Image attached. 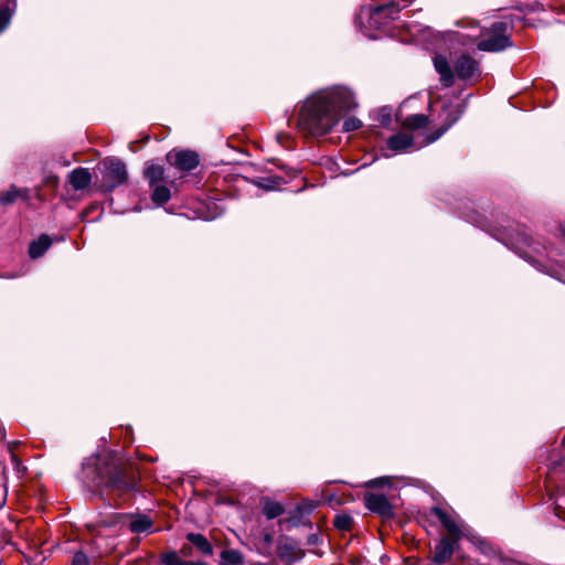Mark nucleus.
<instances>
[{
    "instance_id": "obj_19",
    "label": "nucleus",
    "mask_w": 565,
    "mask_h": 565,
    "mask_svg": "<svg viewBox=\"0 0 565 565\" xmlns=\"http://www.w3.org/2000/svg\"><path fill=\"white\" fill-rule=\"evenodd\" d=\"M161 561L164 565H205L204 563L182 561L174 551L162 554Z\"/></svg>"
},
{
    "instance_id": "obj_23",
    "label": "nucleus",
    "mask_w": 565,
    "mask_h": 565,
    "mask_svg": "<svg viewBox=\"0 0 565 565\" xmlns=\"http://www.w3.org/2000/svg\"><path fill=\"white\" fill-rule=\"evenodd\" d=\"M12 13L8 7L0 8V33L9 25Z\"/></svg>"
},
{
    "instance_id": "obj_31",
    "label": "nucleus",
    "mask_w": 565,
    "mask_h": 565,
    "mask_svg": "<svg viewBox=\"0 0 565 565\" xmlns=\"http://www.w3.org/2000/svg\"><path fill=\"white\" fill-rule=\"evenodd\" d=\"M7 500V487L6 483H0V509L4 505Z\"/></svg>"
},
{
    "instance_id": "obj_22",
    "label": "nucleus",
    "mask_w": 565,
    "mask_h": 565,
    "mask_svg": "<svg viewBox=\"0 0 565 565\" xmlns=\"http://www.w3.org/2000/svg\"><path fill=\"white\" fill-rule=\"evenodd\" d=\"M18 196H20V191L15 188H11L8 191L0 193V202L4 205L11 204Z\"/></svg>"
},
{
    "instance_id": "obj_27",
    "label": "nucleus",
    "mask_w": 565,
    "mask_h": 565,
    "mask_svg": "<svg viewBox=\"0 0 565 565\" xmlns=\"http://www.w3.org/2000/svg\"><path fill=\"white\" fill-rule=\"evenodd\" d=\"M362 126L361 120L358 118H348L343 122V130L344 131H353L359 129Z\"/></svg>"
},
{
    "instance_id": "obj_33",
    "label": "nucleus",
    "mask_w": 565,
    "mask_h": 565,
    "mask_svg": "<svg viewBox=\"0 0 565 565\" xmlns=\"http://www.w3.org/2000/svg\"><path fill=\"white\" fill-rule=\"evenodd\" d=\"M4 482L3 479L0 477V483Z\"/></svg>"
},
{
    "instance_id": "obj_26",
    "label": "nucleus",
    "mask_w": 565,
    "mask_h": 565,
    "mask_svg": "<svg viewBox=\"0 0 565 565\" xmlns=\"http://www.w3.org/2000/svg\"><path fill=\"white\" fill-rule=\"evenodd\" d=\"M384 12H388V15L394 19V14L398 12V9L395 8V6L391 4L387 7H376L373 9V15H379Z\"/></svg>"
},
{
    "instance_id": "obj_8",
    "label": "nucleus",
    "mask_w": 565,
    "mask_h": 565,
    "mask_svg": "<svg viewBox=\"0 0 565 565\" xmlns=\"http://www.w3.org/2000/svg\"><path fill=\"white\" fill-rule=\"evenodd\" d=\"M107 172L106 177L111 181V186L124 183L127 179L125 164L118 159H109L105 162Z\"/></svg>"
},
{
    "instance_id": "obj_6",
    "label": "nucleus",
    "mask_w": 565,
    "mask_h": 565,
    "mask_svg": "<svg viewBox=\"0 0 565 565\" xmlns=\"http://www.w3.org/2000/svg\"><path fill=\"white\" fill-rule=\"evenodd\" d=\"M366 508L375 513L383 516H390L392 514V507L387 498L383 494L369 493L365 495Z\"/></svg>"
},
{
    "instance_id": "obj_21",
    "label": "nucleus",
    "mask_w": 565,
    "mask_h": 565,
    "mask_svg": "<svg viewBox=\"0 0 565 565\" xmlns=\"http://www.w3.org/2000/svg\"><path fill=\"white\" fill-rule=\"evenodd\" d=\"M243 563V556L239 552L227 550L222 552V565H239Z\"/></svg>"
},
{
    "instance_id": "obj_16",
    "label": "nucleus",
    "mask_w": 565,
    "mask_h": 565,
    "mask_svg": "<svg viewBox=\"0 0 565 565\" xmlns=\"http://www.w3.org/2000/svg\"><path fill=\"white\" fill-rule=\"evenodd\" d=\"M262 504L263 513L266 515L267 519H275L284 513L282 505L277 501L265 499L263 500Z\"/></svg>"
},
{
    "instance_id": "obj_2",
    "label": "nucleus",
    "mask_w": 565,
    "mask_h": 565,
    "mask_svg": "<svg viewBox=\"0 0 565 565\" xmlns=\"http://www.w3.org/2000/svg\"><path fill=\"white\" fill-rule=\"evenodd\" d=\"M509 25L505 22H494L488 39L480 41L477 46L480 51L499 52L512 45L509 34Z\"/></svg>"
},
{
    "instance_id": "obj_9",
    "label": "nucleus",
    "mask_w": 565,
    "mask_h": 565,
    "mask_svg": "<svg viewBox=\"0 0 565 565\" xmlns=\"http://www.w3.org/2000/svg\"><path fill=\"white\" fill-rule=\"evenodd\" d=\"M414 146V136L408 132H398L387 139V148L394 153L405 152Z\"/></svg>"
},
{
    "instance_id": "obj_14",
    "label": "nucleus",
    "mask_w": 565,
    "mask_h": 565,
    "mask_svg": "<svg viewBox=\"0 0 565 565\" xmlns=\"http://www.w3.org/2000/svg\"><path fill=\"white\" fill-rule=\"evenodd\" d=\"M52 241L47 235H42L38 241L30 244L29 255L31 258L41 257L51 246Z\"/></svg>"
},
{
    "instance_id": "obj_3",
    "label": "nucleus",
    "mask_w": 565,
    "mask_h": 565,
    "mask_svg": "<svg viewBox=\"0 0 565 565\" xmlns=\"http://www.w3.org/2000/svg\"><path fill=\"white\" fill-rule=\"evenodd\" d=\"M102 484L113 490L126 491L134 487V481L127 476L124 469L115 467L107 479L100 477L96 482V487H100Z\"/></svg>"
},
{
    "instance_id": "obj_4",
    "label": "nucleus",
    "mask_w": 565,
    "mask_h": 565,
    "mask_svg": "<svg viewBox=\"0 0 565 565\" xmlns=\"http://www.w3.org/2000/svg\"><path fill=\"white\" fill-rule=\"evenodd\" d=\"M168 161L182 171H191L199 164V157L191 150H172L167 154Z\"/></svg>"
},
{
    "instance_id": "obj_18",
    "label": "nucleus",
    "mask_w": 565,
    "mask_h": 565,
    "mask_svg": "<svg viewBox=\"0 0 565 565\" xmlns=\"http://www.w3.org/2000/svg\"><path fill=\"white\" fill-rule=\"evenodd\" d=\"M428 118L423 114H416L407 117L403 126L407 129L415 130L427 125Z\"/></svg>"
},
{
    "instance_id": "obj_30",
    "label": "nucleus",
    "mask_w": 565,
    "mask_h": 565,
    "mask_svg": "<svg viewBox=\"0 0 565 565\" xmlns=\"http://www.w3.org/2000/svg\"><path fill=\"white\" fill-rule=\"evenodd\" d=\"M448 127L449 126H447L445 128H441L437 132H435L434 135L427 137V140H426L425 143L428 145V143H431V142L436 141L448 129Z\"/></svg>"
},
{
    "instance_id": "obj_32",
    "label": "nucleus",
    "mask_w": 565,
    "mask_h": 565,
    "mask_svg": "<svg viewBox=\"0 0 565 565\" xmlns=\"http://www.w3.org/2000/svg\"><path fill=\"white\" fill-rule=\"evenodd\" d=\"M188 550H190V547H185V546H183V547L181 548L182 554H183V555H188Z\"/></svg>"
},
{
    "instance_id": "obj_12",
    "label": "nucleus",
    "mask_w": 565,
    "mask_h": 565,
    "mask_svg": "<svg viewBox=\"0 0 565 565\" xmlns=\"http://www.w3.org/2000/svg\"><path fill=\"white\" fill-rule=\"evenodd\" d=\"M68 181L75 190H83L89 185L92 175L88 169L76 168L70 173Z\"/></svg>"
},
{
    "instance_id": "obj_24",
    "label": "nucleus",
    "mask_w": 565,
    "mask_h": 565,
    "mask_svg": "<svg viewBox=\"0 0 565 565\" xmlns=\"http://www.w3.org/2000/svg\"><path fill=\"white\" fill-rule=\"evenodd\" d=\"M555 514L558 518L565 519V495H557L555 499Z\"/></svg>"
},
{
    "instance_id": "obj_1",
    "label": "nucleus",
    "mask_w": 565,
    "mask_h": 565,
    "mask_svg": "<svg viewBox=\"0 0 565 565\" xmlns=\"http://www.w3.org/2000/svg\"><path fill=\"white\" fill-rule=\"evenodd\" d=\"M355 107L352 93L334 87L312 94L302 104L298 127L311 136H323L339 122L341 114Z\"/></svg>"
},
{
    "instance_id": "obj_25",
    "label": "nucleus",
    "mask_w": 565,
    "mask_h": 565,
    "mask_svg": "<svg viewBox=\"0 0 565 565\" xmlns=\"http://www.w3.org/2000/svg\"><path fill=\"white\" fill-rule=\"evenodd\" d=\"M352 524V519L348 515H338L334 520V525L340 530H349Z\"/></svg>"
},
{
    "instance_id": "obj_11",
    "label": "nucleus",
    "mask_w": 565,
    "mask_h": 565,
    "mask_svg": "<svg viewBox=\"0 0 565 565\" xmlns=\"http://www.w3.org/2000/svg\"><path fill=\"white\" fill-rule=\"evenodd\" d=\"M454 554V544L449 539H441L434 548L433 562L435 564H444L450 561Z\"/></svg>"
},
{
    "instance_id": "obj_5",
    "label": "nucleus",
    "mask_w": 565,
    "mask_h": 565,
    "mask_svg": "<svg viewBox=\"0 0 565 565\" xmlns=\"http://www.w3.org/2000/svg\"><path fill=\"white\" fill-rule=\"evenodd\" d=\"M455 72L461 79H475L480 75L478 62L468 55H461L455 63Z\"/></svg>"
},
{
    "instance_id": "obj_17",
    "label": "nucleus",
    "mask_w": 565,
    "mask_h": 565,
    "mask_svg": "<svg viewBox=\"0 0 565 565\" xmlns=\"http://www.w3.org/2000/svg\"><path fill=\"white\" fill-rule=\"evenodd\" d=\"M145 177L151 186L164 179V169L158 164H151L145 170Z\"/></svg>"
},
{
    "instance_id": "obj_28",
    "label": "nucleus",
    "mask_w": 565,
    "mask_h": 565,
    "mask_svg": "<svg viewBox=\"0 0 565 565\" xmlns=\"http://www.w3.org/2000/svg\"><path fill=\"white\" fill-rule=\"evenodd\" d=\"M71 565H88V558L83 552L74 554Z\"/></svg>"
},
{
    "instance_id": "obj_20",
    "label": "nucleus",
    "mask_w": 565,
    "mask_h": 565,
    "mask_svg": "<svg viewBox=\"0 0 565 565\" xmlns=\"http://www.w3.org/2000/svg\"><path fill=\"white\" fill-rule=\"evenodd\" d=\"M171 193L166 185L153 186L151 199L154 203L162 204L170 200Z\"/></svg>"
},
{
    "instance_id": "obj_13",
    "label": "nucleus",
    "mask_w": 565,
    "mask_h": 565,
    "mask_svg": "<svg viewBox=\"0 0 565 565\" xmlns=\"http://www.w3.org/2000/svg\"><path fill=\"white\" fill-rule=\"evenodd\" d=\"M152 521L147 515H138L134 518L129 523V529L134 533H151L152 530Z\"/></svg>"
},
{
    "instance_id": "obj_15",
    "label": "nucleus",
    "mask_w": 565,
    "mask_h": 565,
    "mask_svg": "<svg viewBox=\"0 0 565 565\" xmlns=\"http://www.w3.org/2000/svg\"><path fill=\"white\" fill-rule=\"evenodd\" d=\"M186 539L195 546L200 552H202L205 555H210L213 552L212 545L209 543V541L199 533H189L186 535Z\"/></svg>"
},
{
    "instance_id": "obj_29",
    "label": "nucleus",
    "mask_w": 565,
    "mask_h": 565,
    "mask_svg": "<svg viewBox=\"0 0 565 565\" xmlns=\"http://www.w3.org/2000/svg\"><path fill=\"white\" fill-rule=\"evenodd\" d=\"M258 186L265 189V190H273L276 188V181L274 180H263L256 182Z\"/></svg>"
},
{
    "instance_id": "obj_10",
    "label": "nucleus",
    "mask_w": 565,
    "mask_h": 565,
    "mask_svg": "<svg viewBox=\"0 0 565 565\" xmlns=\"http://www.w3.org/2000/svg\"><path fill=\"white\" fill-rule=\"evenodd\" d=\"M434 66L437 73L440 75L443 85L446 87L451 86L454 84L455 76L447 58L443 55H436L434 57Z\"/></svg>"
},
{
    "instance_id": "obj_7",
    "label": "nucleus",
    "mask_w": 565,
    "mask_h": 565,
    "mask_svg": "<svg viewBox=\"0 0 565 565\" xmlns=\"http://www.w3.org/2000/svg\"><path fill=\"white\" fill-rule=\"evenodd\" d=\"M434 515L440 521L444 527L454 537H459L461 534V526L455 515L448 513L441 508L434 507L431 509Z\"/></svg>"
}]
</instances>
